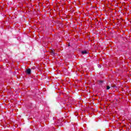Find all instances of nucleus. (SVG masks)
Instances as JSON below:
<instances>
[{
  "mask_svg": "<svg viewBox=\"0 0 131 131\" xmlns=\"http://www.w3.org/2000/svg\"><path fill=\"white\" fill-rule=\"evenodd\" d=\"M26 73L28 74V75H30L31 74V70L30 69H28L26 70Z\"/></svg>",
  "mask_w": 131,
  "mask_h": 131,
  "instance_id": "nucleus-1",
  "label": "nucleus"
},
{
  "mask_svg": "<svg viewBox=\"0 0 131 131\" xmlns=\"http://www.w3.org/2000/svg\"><path fill=\"white\" fill-rule=\"evenodd\" d=\"M81 54L82 55H85L86 54H89V52L86 51V50H83L81 51Z\"/></svg>",
  "mask_w": 131,
  "mask_h": 131,
  "instance_id": "nucleus-2",
  "label": "nucleus"
},
{
  "mask_svg": "<svg viewBox=\"0 0 131 131\" xmlns=\"http://www.w3.org/2000/svg\"><path fill=\"white\" fill-rule=\"evenodd\" d=\"M103 82H104V81L103 80L98 81V84H102V83H103Z\"/></svg>",
  "mask_w": 131,
  "mask_h": 131,
  "instance_id": "nucleus-3",
  "label": "nucleus"
},
{
  "mask_svg": "<svg viewBox=\"0 0 131 131\" xmlns=\"http://www.w3.org/2000/svg\"><path fill=\"white\" fill-rule=\"evenodd\" d=\"M51 54L53 56H56V53L53 51H51Z\"/></svg>",
  "mask_w": 131,
  "mask_h": 131,
  "instance_id": "nucleus-4",
  "label": "nucleus"
},
{
  "mask_svg": "<svg viewBox=\"0 0 131 131\" xmlns=\"http://www.w3.org/2000/svg\"><path fill=\"white\" fill-rule=\"evenodd\" d=\"M106 90H110V87L109 85L106 86Z\"/></svg>",
  "mask_w": 131,
  "mask_h": 131,
  "instance_id": "nucleus-5",
  "label": "nucleus"
},
{
  "mask_svg": "<svg viewBox=\"0 0 131 131\" xmlns=\"http://www.w3.org/2000/svg\"><path fill=\"white\" fill-rule=\"evenodd\" d=\"M98 68H101V67H102V66H101V65H100V64H99L98 66Z\"/></svg>",
  "mask_w": 131,
  "mask_h": 131,
  "instance_id": "nucleus-6",
  "label": "nucleus"
}]
</instances>
